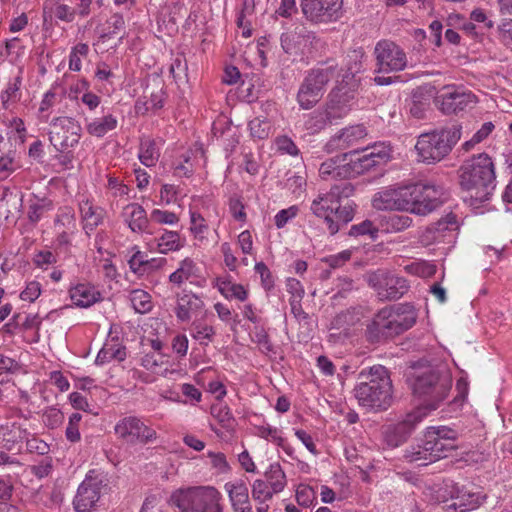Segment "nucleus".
Segmentation results:
<instances>
[{
	"label": "nucleus",
	"instance_id": "f257e3e1",
	"mask_svg": "<svg viewBox=\"0 0 512 512\" xmlns=\"http://www.w3.org/2000/svg\"><path fill=\"white\" fill-rule=\"evenodd\" d=\"M409 380L414 396L421 402L419 408L426 413L437 409L451 388L450 377L430 364H414Z\"/></svg>",
	"mask_w": 512,
	"mask_h": 512
},
{
	"label": "nucleus",
	"instance_id": "f03ea898",
	"mask_svg": "<svg viewBox=\"0 0 512 512\" xmlns=\"http://www.w3.org/2000/svg\"><path fill=\"white\" fill-rule=\"evenodd\" d=\"M359 383L354 388L359 405L369 411L380 412L387 410L392 404V381L388 370L377 365L362 370Z\"/></svg>",
	"mask_w": 512,
	"mask_h": 512
},
{
	"label": "nucleus",
	"instance_id": "7ed1b4c3",
	"mask_svg": "<svg viewBox=\"0 0 512 512\" xmlns=\"http://www.w3.org/2000/svg\"><path fill=\"white\" fill-rule=\"evenodd\" d=\"M462 189L471 192L476 201L489 199L496 187V176L492 159L486 153L473 156L459 169Z\"/></svg>",
	"mask_w": 512,
	"mask_h": 512
},
{
	"label": "nucleus",
	"instance_id": "20e7f679",
	"mask_svg": "<svg viewBox=\"0 0 512 512\" xmlns=\"http://www.w3.org/2000/svg\"><path fill=\"white\" fill-rule=\"evenodd\" d=\"M461 138V126L452 125L422 133L418 136L415 150L418 161L436 164L447 157Z\"/></svg>",
	"mask_w": 512,
	"mask_h": 512
},
{
	"label": "nucleus",
	"instance_id": "39448f33",
	"mask_svg": "<svg viewBox=\"0 0 512 512\" xmlns=\"http://www.w3.org/2000/svg\"><path fill=\"white\" fill-rule=\"evenodd\" d=\"M338 75V64L332 59L309 69L296 95L299 106L305 110L313 108L323 98L329 82Z\"/></svg>",
	"mask_w": 512,
	"mask_h": 512
},
{
	"label": "nucleus",
	"instance_id": "423d86ee",
	"mask_svg": "<svg viewBox=\"0 0 512 512\" xmlns=\"http://www.w3.org/2000/svg\"><path fill=\"white\" fill-rule=\"evenodd\" d=\"M219 500L213 487H191L174 491L168 502L181 512H222Z\"/></svg>",
	"mask_w": 512,
	"mask_h": 512
},
{
	"label": "nucleus",
	"instance_id": "0eeeda50",
	"mask_svg": "<svg viewBox=\"0 0 512 512\" xmlns=\"http://www.w3.org/2000/svg\"><path fill=\"white\" fill-rule=\"evenodd\" d=\"M442 195V188L430 183L419 182L405 186L407 212L425 216L442 205Z\"/></svg>",
	"mask_w": 512,
	"mask_h": 512
},
{
	"label": "nucleus",
	"instance_id": "6e6552de",
	"mask_svg": "<svg viewBox=\"0 0 512 512\" xmlns=\"http://www.w3.org/2000/svg\"><path fill=\"white\" fill-rule=\"evenodd\" d=\"M110 490L106 475L90 471L77 489L73 499L76 512H93L103 495Z\"/></svg>",
	"mask_w": 512,
	"mask_h": 512
},
{
	"label": "nucleus",
	"instance_id": "1a4fd4ad",
	"mask_svg": "<svg viewBox=\"0 0 512 512\" xmlns=\"http://www.w3.org/2000/svg\"><path fill=\"white\" fill-rule=\"evenodd\" d=\"M82 127L72 117H56L50 123L49 140L54 148L64 153L75 147L80 140Z\"/></svg>",
	"mask_w": 512,
	"mask_h": 512
},
{
	"label": "nucleus",
	"instance_id": "9d476101",
	"mask_svg": "<svg viewBox=\"0 0 512 512\" xmlns=\"http://www.w3.org/2000/svg\"><path fill=\"white\" fill-rule=\"evenodd\" d=\"M367 281L381 300H398L409 289L405 278L385 269H378L370 273Z\"/></svg>",
	"mask_w": 512,
	"mask_h": 512
},
{
	"label": "nucleus",
	"instance_id": "9b49d317",
	"mask_svg": "<svg viewBox=\"0 0 512 512\" xmlns=\"http://www.w3.org/2000/svg\"><path fill=\"white\" fill-rule=\"evenodd\" d=\"M114 432L118 439L129 445H146L157 439V432L136 416L120 419L114 427Z\"/></svg>",
	"mask_w": 512,
	"mask_h": 512
},
{
	"label": "nucleus",
	"instance_id": "f8f14e48",
	"mask_svg": "<svg viewBox=\"0 0 512 512\" xmlns=\"http://www.w3.org/2000/svg\"><path fill=\"white\" fill-rule=\"evenodd\" d=\"M376 69L378 73H393L403 71L407 67V57L404 50L391 40H380L374 48Z\"/></svg>",
	"mask_w": 512,
	"mask_h": 512
},
{
	"label": "nucleus",
	"instance_id": "ddd939ff",
	"mask_svg": "<svg viewBox=\"0 0 512 512\" xmlns=\"http://www.w3.org/2000/svg\"><path fill=\"white\" fill-rule=\"evenodd\" d=\"M304 17L313 23H329L343 15V0H300Z\"/></svg>",
	"mask_w": 512,
	"mask_h": 512
},
{
	"label": "nucleus",
	"instance_id": "4468645a",
	"mask_svg": "<svg viewBox=\"0 0 512 512\" xmlns=\"http://www.w3.org/2000/svg\"><path fill=\"white\" fill-rule=\"evenodd\" d=\"M426 415L427 413L422 411V408H417L408 413L402 421L386 426L383 431V438L387 446L396 448L406 442L416 425L420 423Z\"/></svg>",
	"mask_w": 512,
	"mask_h": 512
},
{
	"label": "nucleus",
	"instance_id": "2eb2a0df",
	"mask_svg": "<svg viewBox=\"0 0 512 512\" xmlns=\"http://www.w3.org/2000/svg\"><path fill=\"white\" fill-rule=\"evenodd\" d=\"M283 51L290 56H300L313 48L319 42L314 32L305 26H296L294 29L282 33L280 37Z\"/></svg>",
	"mask_w": 512,
	"mask_h": 512
},
{
	"label": "nucleus",
	"instance_id": "dca6fc26",
	"mask_svg": "<svg viewBox=\"0 0 512 512\" xmlns=\"http://www.w3.org/2000/svg\"><path fill=\"white\" fill-rule=\"evenodd\" d=\"M436 101L444 114L451 115L464 111L475 103V95L460 87L445 86Z\"/></svg>",
	"mask_w": 512,
	"mask_h": 512
},
{
	"label": "nucleus",
	"instance_id": "f3484780",
	"mask_svg": "<svg viewBox=\"0 0 512 512\" xmlns=\"http://www.w3.org/2000/svg\"><path fill=\"white\" fill-rule=\"evenodd\" d=\"M397 337L384 309H380L367 322L364 330L365 341L370 345H381Z\"/></svg>",
	"mask_w": 512,
	"mask_h": 512
},
{
	"label": "nucleus",
	"instance_id": "a211bd4d",
	"mask_svg": "<svg viewBox=\"0 0 512 512\" xmlns=\"http://www.w3.org/2000/svg\"><path fill=\"white\" fill-rule=\"evenodd\" d=\"M397 336L411 329L417 321L418 314L409 303L390 305L383 308Z\"/></svg>",
	"mask_w": 512,
	"mask_h": 512
},
{
	"label": "nucleus",
	"instance_id": "6ab92c4d",
	"mask_svg": "<svg viewBox=\"0 0 512 512\" xmlns=\"http://www.w3.org/2000/svg\"><path fill=\"white\" fill-rule=\"evenodd\" d=\"M456 229H458L457 216L453 212H450L438 221L427 226L419 236V239L423 245L429 246L434 243L443 242L447 233L455 231Z\"/></svg>",
	"mask_w": 512,
	"mask_h": 512
},
{
	"label": "nucleus",
	"instance_id": "aec40b11",
	"mask_svg": "<svg viewBox=\"0 0 512 512\" xmlns=\"http://www.w3.org/2000/svg\"><path fill=\"white\" fill-rule=\"evenodd\" d=\"M366 135V128L361 124L345 127L328 140L324 150L327 153H333L348 149L357 144Z\"/></svg>",
	"mask_w": 512,
	"mask_h": 512
},
{
	"label": "nucleus",
	"instance_id": "412c9836",
	"mask_svg": "<svg viewBox=\"0 0 512 512\" xmlns=\"http://www.w3.org/2000/svg\"><path fill=\"white\" fill-rule=\"evenodd\" d=\"M405 186L388 188L377 192L372 199L373 207L377 210L407 211L408 201L404 196Z\"/></svg>",
	"mask_w": 512,
	"mask_h": 512
},
{
	"label": "nucleus",
	"instance_id": "4be33fe9",
	"mask_svg": "<svg viewBox=\"0 0 512 512\" xmlns=\"http://www.w3.org/2000/svg\"><path fill=\"white\" fill-rule=\"evenodd\" d=\"M335 204H337L336 201L327 192L318 195V197L312 201L310 206L312 213L316 217L324 220L328 232L331 235H335L338 232V227L333 222V209Z\"/></svg>",
	"mask_w": 512,
	"mask_h": 512
},
{
	"label": "nucleus",
	"instance_id": "5701e85b",
	"mask_svg": "<svg viewBox=\"0 0 512 512\" xmlns=\"http://www.w3.org/2000/svg\"><path fill=\"white\" fill-rule=\"evenodd\" d=\"M224 488L234 512H252L248 487L243 480L227 482Z\"/></svg>",
	"mask_w": 512,
	"mask_h": 512
},
{
	"label": "nucleus",
	"instance_id": "b1692460",
	"mask_svg": "<svg viewBox=\"0 0 512 512\" xmlns=\"http://www.w3.org/2000/svg\"><path fill=\"white\" fill-rule=\"evenodd\" d=\"M319 176L324 181L352 178L348 160L344 161L342 155L327 159L320 165Z\"/></svg>",
	"mask_w": 512,
	"mask_h": 512
},
{
	"label": "nucleus",
	"instance_id": "393cba45",
	"mask_svg": "<svg viewBox=\"0 0 512 512\" xmlns=\"http://www.w3.org/2000/svg\"><path fill=\"white\" fill-rule=\"evenodd\" d=\"M454 500L449 508H453L457 512H466L478 508L485 497L479 492H474L466 487L456 488L451 495Z\"/></svg>",
	"mask_w": 512,
	"mask_h": 512
},
{
	"label": "nucleus",
	"instance_id": "a878e982",
	"mask_svg": "<svg viewBox=\"0 0 512 512\" xmlns=\"http://www.w3.org/2000/svg\"><path fill=\"white\" fill-rule=\"evenodd\" d=\"M203 306L202 299L191 292L178 294L175 308L176 317L182 322L189 321L192 315L201 310Z\"/></svg>",
	"mask_w": 512,
	"mask_h": 512
},
{
	"label": "nucleus",
	"instance_id": "bb28decb",
	"mask_svg": "<svg viewBox=\"0 0 512 512\" xmlns=\"http://www.w3.org/2000/svg\"><path fill=\"white\" fill-rule=\"evenodd\" d=\"M125 222L128 224L129 228L133 232L137 233H151L148 230L149 227V219L147 217L145 209L137 204L130 203L126 205L123 209L122 213Z\"/></svg>",
	"mask_w": 512,
	"mask_h": 512
},
{
	"label": "nucleus",
	"instance_id": "cd10ccee",
	"mask_svg": "<svg viewBox=\"0 0 512 512\" xmlns=\"http://www.w3.org/2000/svg\"><path fill=\"white\" fill-rule=\"evenodd\" d=\"M344 161L348 160L351 177H356L369 171L375 166H378L377 160L369 155L365 149L362 152L357 150L350 151L349 153L342 154Z\"/></svg>",
	"mask_w": 512,
	"mask_h": 512
},
{
	"label": "nucleus",
	"instance_id": "c85d7f7f",
	"mask_svg": "<svg viewBox=\"0 0 512 512\" xmlns=\"http://www.w3.org/2000/svg\"><path fill=\"white\" fill-rule=\"evenodd\" d=\"M27 436H30V433L19 425L0 426V446L8 451L19 450Z\"/></svg>",
	"mask_w": 512,
	"mask_h": 512
},
{
	"label": "nucleus",
	"instance_id": "c756f323",
	"mask_svg": "<svg viewBox=\"0 0 512 512\" xmlns=\"http://www.w3.org/2000/svg\"><path fill=\"white\" fill-rule=\"evenodd\" d=\"M79 209L81 218L84 222L83 228L86 230V233L93 231L96 227L102 224L106 215L104 208L100 206H94L93 203L88 199L80 202Z\"/></svg>",
	"mask_w": 512,
	"mask_h": 512
},
{
	"label": "nucleus",
	"instance_id": "7c9ffc66",
	"mask_svg": "<svg viewBox=\"0 0 512 512\" xmlns=\"http://www.w3.org/2000/svg\"><path fill=\"white\" fill-rule=\"evenodd\" d=\"M69 293L73 303L82 308L90 307L101 299L100 292L88 284H78Z\"/></svg>",
	"mask_w": 512,
	"mask_h": 512
},
{
	"label": "nucleus",
	"instance_id": "2f4dec72",
	"mask_svg": "<svg viewBox=\"0 0 512 512\" xmlns=\"http://www.w3.org/2000/svg\"><path fill=\"white\" fill-rule=\"evenodd\" d=\"M324 108L332 122L343 118L348 113L347 98L340 95L339 87H334L330 91L328 101Z\"/></svg>",
	"mask_w": 512,
	"mask_h": 512
},
{
	"label": "nucleus",
	"instance_id": "473e14b6",
	"mask_svg": "<svg viewBox=\"0 0 512 512\" xmlns=\"http://www.w3.org/2000/svg\"><path fill=\"white\" fill-rule=\"evenodd\" d=\"M426 445L429 447V459L436 462L440 459L446 458L454 451L457 446L452 442H445L436 436H433V432H425Z\"/></svg>",
	"mask_w": 512,
	"mask_h": 512
},
{
	"label": "nucleus",
	"instance_id": "72a5a7b5",
	"mask_svg": "<svg viewBox=\"0 0 512 512\" xmlns=\"http://www.w3.org/2000/svg\"><path fill=\"white\" fill-rule=\"evenodd\" d=\"M126 358V348L125 346L117 343V340L114 339L111 343H106L98 352L95 364L103 365L105 363L110 362L111 360H117L119 362L124 361Z\"/></svg>",
	"mask_w": 512,
	"mask_h": 512
},
{
	"label": "nucleus",
	"instance_id": "f704fd0d",
	"mask_svg": "<svg viewBox=\"0 0 512 512\" xmlns=\"http://www.w3.org/2000/svg\"><path fill=\"white\" fill-rule=\"evenodd\" d=\"M118 121L112 114L95 118L86 125L87 132L94 137H104L108 132L116 129Z\"/></svg>",
	"mask_w": 512,
	"mask_h": 512
},
{
	"label": "nucleus",
	"instance_id": "c9c22d12",
	"mask_svg": "<svg viewBox=\"0 0 512 512\" xmlns=\"http://www.w3.org/2000/svg\"><path fill=\"white\" fill-rule=\"evenodd\" d=\"M216 287L226 299H237L243 302L248 298V291L244 286L233 283L230 279L218 278Z\"/></svg>",
	"mask_w": 512,
	"mask_h": 512
},
{
	"label": "nucleus",
	"instance_id": "e433bc0d",
	"mask_svg": "<svg viewBox=\"0 0 512 512\" xmlns=\"http://www.w3.org/2000/svg\"><path fill=\"white\" fill-rule=\"evenodd\" d=\"M53 208H54V204L51 199L46 198V197H42V198L34 197V199L30 201V204L28 207V212H27L28 220L32 224H36L42 219V217L46 213L52 211Z\"/></svg>",
	"mask_w": 512,
	"mask_h": 512
},
{
	"label": "nucleus",
	"instance_id": "4c0bfd02",
	"mask_svg": "<svg viewBox=\"0 0 512 512\" xmlns=\"http://www.w3.org/2000/svg\"><path fill=\"white\" fill-rule=\"evenodd\" d=\"M429 447L426 445V439L424 438L421 444L413 445L406 449L404 452V459L409 463H416L419 466H426L433 463V460L429 458Z\"/></svg>",
	"mask_w": 512,
	"mask_h": 512
},
{
	"label": "nucleus",
	"instance_id": "58836bf2",
	"mask_svg": "<svg viewBox=\"0 0 512 512\" xmlns=\"http://www.w3.org/2000/svg\"><path fill=\"white\" fill-rule=\"evenodd\" d=\"M155 241L157 242V250L161 254L178 251L184 246L180 234L176 231L164 230L163 234Z\"/></svg>",
	"mask_w": 512,
	"mask_h": 512
},
{
	"label": "nucleus",
	"instance_id": "ea45409f",
	"mask_svg": "<svg viewBox=\"0 0 512 512\" xmlns=\"http://www.w3.org/2000/svg\"><path fill=\"white\" fill-rule=\"evenodd\" d=\"M267 484L274 492L280 493L284 490L287 480L286 475L279 463H273L264 474Z\"/></svg>",
	"mask_w": 512,
	"mask_h": 512
},
{
	"label": "nucleus",
	"instance_id": "a19ab883",
	"mask_svg": "<svg viewBox=\"0 0 512 512\" xmlns=\"http://www.w3.org/2000/svg\"><path fill=\"white\" fill-rule=\"evenodd\" d=\"M160 157V152L156 147L155 141L144 139L140 143L139 159L147 167L154 166Z\"/></svg>",
	"mask_w": 512,
	"mask_h": 512
},
{
	"label": "nucleus",
	"instance_id": "79ce46f5",
	"mask_svg": "<svg viewBox=\"0 0 512 512\" xmlns=\"http://www.w3.org/2000/svg\"><path fill=\"white\" fill-rule=\"evenodd\" d=\"M196 264L190 258H185L180 262L179 268L169 276V281L180 286L184 281L196 275Z\"/></svg>",
	"mask_w": 512,
	"mask_h": 512
},
{
	"label": "nucleus",
	"instance_id": "37998d69",
	"mask_svg": "<svg viewBox=\"0 0 512 512\" xmlns=\"http://www.w3.org/2000/svg\"><path fill=\"white\" fill-rule=\"evenodd\" d=\"M355 216V205L352 203H346L341 205L340 202L334 205L333 209V222L338 227V231L342 226L348 224L353 220Z\"/></svg>",
	"mask_w": 512,
	"mask_h": 512
},
{
	"label": "nucleus",
	"instance_id": "c03bdc74",
	"mask_svg": "<svg viewBox=\"0 0 512 512\" xmlns=\"http://www.w3.org/2000/svg\"><path fill=\"white\" fill-rule=\"evenodd\" d=\"M331 123L332 120L330 119L325 108H323L315 110L309 115V118L305 122V128L307 131L314 134L324 129L327 124Z\"/></svg>",
	"mask_w": 512,
	"mask_h": 512
},
{
	"label": "nucleus",
	"instance_id": "a18cd8bd",
	"mask_svg": "<svg viewBox=\"0 0 512 512\" xmlns=\"http://www.w3.org/2000/svg\"><path fill=\"white\" fill-rule=\"evenodd\" d=\"M424 88L418 87L412 92L410 114L416 119H423L428 107L427 99H423Z\"/></svg>",
	"mask_w": 512,
	"mask_h": 512
},
{
	"label": "nucleus",
	"instance_id": "49530a36",
	"mask_svg": "<svg viewBox=\"0 0 512 512\" xmlns=\"http://www.w3.org/2000/svg\"><path fill=\"white\" fill-rule=\"evenodd\" d=\"M130 301L138 313H147L152 308L151 296L144 290L136 289L130 293Z\"/></svg>",
	"mask_w": 512,
	"mask_h": 512
},
{
	"label": "nucleus",
	"instance_id": "de8ad7c7",
	"mask_svg": "<svg viewBox=\"0 0 512 512\" xmlns=\"http://www.w3.org/2000/svg\"><path fill=\"white\" fill-rule=\"evenodd\" d=\"M170 74L177 84L185 83L188 80V66L185 57L182 54H177L173 59L170 68Z\"/></svg>",
	"mask_w": 512,
	"mask_h": 512
},
{
	"label": "nucleus",
	"instance_id": "09e8293b",
	"mask_svg": "<svg viewBox=\"0 0 512 512\" xmlns=\"http://www.w3.org/2000/svg\"><path fill=\"white\" fill-rule=\"evenodd\" d=\"M16 319V325L20 327V331L27 330H36V339L35 342L38 341V330L40 329L41 319L38 314H28V313H16L14 314Z\"/></svg>",
	"mask_w": 512,
	"mask_h": 512
},
{
	"label": "nucleus",
	"instance_id": "8fccbe9b",
	"mask_svg": "<svg viewBox=\"0 0 512 512\" xmlns=\"http://www.w3.org/2000/svg\"><path fill=\"white\" fill-rule=\"evenodd\" d=\"M249 130L253 138L263 140L269 137L271 125L268 120L256 117L249 122Z\"/></svg>",
	"mask_w": 512,
	"mask_h": 512
},
{
	"label": "nucleus",
	"instance_id": "3c124183",
	"mask_svg": "<svg viewBox=\"0 0 512 512\" xmlns=\"http://www.w3.org/2000/svg\"><path fill=\"white\" fill-rule=\"evenodd\" d=\"M277 494L265 480L257 479L252 485V498L254 501H269Z\"/></svg>",
	"mask_w": 512,
	"mask_h": 512
},
{
	"label": "nucleus",
	"instance_id": "603ef678",
	"mask_svg": "<svg viewBox=\"0 0 512 512\" xmlns=\"http://www.w3.org/2000/svg\"><path fill=\"white\" fill-rule=\"evenodd\" d=\"M378 232L379 230L373 222L366 219L359 224L352 225L348 234L353 237L369 235L372 239H376Z\"/></svg>",
	"mask_w": 512,
	"mask_h": 512
},
{
	"label": "nucleus",
	"instance_id": "864d4df0",
	"mask_svg": "<svg viewBox=\"0 0 512 512\" xmlns=\"http://www.w3.org/2000/svg\"><path fill=\"white\" fill-rule=\"evenodd\" d=\"M211 414L223 428H232L235 422L230 409L227 406L216 405L211 407Z\"/></svg>",
	"mask_w": 512,
	"mask_h": 512
},
{
	"label": "nucleus",
	"instance_id": "5fc2aeb1",
	"mask_svg": "<svg viewBox=\"0 0 512 512\" xmlns=\"http://www.w3.org/2000/svg\"><path fill=\"white\" fill-rule=\"evenodd\" d=\"M106 32L101 35V38H110L113 35L119 34L125 28V21L121 14L114 13L106 21Z\"/></svg>",
	"mask_w": 512,
	"mask_h": 512
},
{
	"label": "nucleus",
	"instance_id": "6e6d98bb",
	"mask_svg": "<svg viewBox=\"0 0 512 512\" xmlns=\"http://www.w3.org/2000/svg\"><path fill=\"white\" fill-rule=\"evenodd\" d=\"M316 500V492L308 485L300 484L296 490V501L300 506L305 508L313 505Z\"/></svg>",
	"mask_w": 512,
	"mask_h": 512
},
{
	"label": "nucleus",
	"instance_id": "4d7b16f0",
	"mask_svg": "<svg viewBox=\"0 0 512 512\" xmlns=\"http://www.w3.org/2000/svg\"><path fill=\"white\" fill-rule=\"evenodd\" d=\"M387 229L393 232H400L412 225V218L408 215L393 214L387 217Z\"/></svg>",
	"mask_w": 512,
	"mask_h": 512
},
{
	"label": "nucleus",
	"instance_id": "13d9d810",
	"mask_svg": "<svg viewBox=\"0 0 512 512\" xmlns=\"http://www.w3.org/2000/svg\"><path fill=\"white\" fill-rule=\"evenodd\" d=\"M355 187L350 182H341L333 185L328 193L337 202L341 203L342 199H347L354 194Z\"/></svg>",
	"mask_w": 512,
	"mask_h": 512
},
{
	"label": "nucleus",
	"instance_id": "bf43d9fd",
	"mask_svg": "<svg viewBox=\"0 0 512 512\" xmlns=\"http://www.w3.org/2000/svg\"><path fill=\"white\" fill-rule=\"evenodd\" d=\"M229 212L232 217L239 222H245L247 219V215L245 212V205L242 201V198L238 195H233L229 198L228 202Z\"/></svg>",
	"mask_w": 512,
	"mask_h": 512
},
{
	"label": "nucleus",
	"instance_id": "052dcab7",
	"mask_svg": "<svg viewBox=\"0 0 512 512\" xmlns=\"http://www.w3.org/2000/svg\"><path fill=\"white\" fill-rule=\"evenodd\" d=\"M26 441V449L29 453H35L37 455H47L50 451V446L43 441L42 439H39L33 434H30V436H27L25 439Z\"/></svg>",
	"mask_w": 512,
	"mask_h": 512
},
{
	"label": "nucleus",
	"instance_id": "680f3d73",
	"mask_svg": "<svg viewBox=\"0 0 512 512\" xmlns=\"http://www.w3.org/2000/svg\"><path fill=\"white\" fill-rule=\"evenodd\" d=\"M190 231L192 234L199 239L204 238V234L208 231V225L204 217L197 212H190Z\"/></svg>",
	"mask_w": 512,
	"mask_h": 512
},
{
	"label": "nucleus",
	"instance_id": "e2e57ef3",
	"mask_svg": "<svg viewBox=\"0 0 512 512\" xmlns=\"http://www.w3.org/2000/svg\"><path fill=\"white\" fill-rule=\"evenodd\" d=\"M155 259L146 260L144 259V255L137 251L133 254L131 259L129 260L130 268L135 273L145 272L147 269H151L154 267Z\"/></svg>",
	"mask_w": 512,
	"mask_h": 512
},
{
	"label": "nucleus",
	"instance_id": "0e129e2a",
	"mask_svg": "<svg viewBox=\"0 0 512 512\" xmlns=\"http://www.w3.org/2000/svg\"><path fill=\"white\" fill-rule=\"evenodd\" d=\"M150 218L156 223L168 225L176 224L179 221L178 216L174 212L160 209H154L150 214Z\"/></svg>",
	"mask_w": 512,
	"mask_h": 512
},
{
	"label": "nucleus",
	"instance_id": "69168bd1",
	"mask_svg": "<svg viewBox=\"0 0 512 512\" xmlns=\"http://www.w3.org/2000/svg\"><path fill=\"white\" fill-rule=\"evenodd\" d=\"M276 146L278 151L283 154H288L290 156H297L299 154V149L297 148L294 141L288 136H279L276 138Z\"/></svg>",
	"mask_w": 512,
	"mask_h": 512
},
{
	"label": "nucleus",
	"instance_id": "338daca9",
	"mask_svg": "<svg viewBox=\"0 0 512 512\" xmlns=\"http://www.w3.org/2000/svg\"><path fill=\"white\" fill-rule=\"evenodd\" d=\"M426 432H433V436H436L445 442L455 443L458 438L457 432L446 426L428 427Z\"/></svg>",
	"mask_w": 512,
	"mask_h": 512
},
{
	"label": "nucleus",
	"instance_id": "774afa93",
	"mask_svg": "<svg viewBox=\"0 0 512 512\" xmlns=\"http://www.w3.org/2000/svg\"><path fill=\"white\" fill-rule=\"evenodd\" d=\"M21 85V77L17 76L14 78L13 82H9L7 88L1 95L3 104L6 105L9 101H16L19 96V88Z\"/></svg>",
	"mask_w": 512,
	"mask_h": 512
}]
</instances>
